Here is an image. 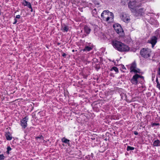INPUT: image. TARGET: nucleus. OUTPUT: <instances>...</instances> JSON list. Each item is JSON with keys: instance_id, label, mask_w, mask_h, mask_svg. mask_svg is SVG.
I'll return each mask as SVG.
<instances>
[{"instance_id": "1", "label": "nucleus", "mask_w": 160, "mask_h": 160, "mask_svg": "<svg viewBox=\"0 0 160 160\" xmlns=\"http://www.w3.org/2000/svg\"><path fill=\"white\" fill-rule=\"evenodd\" d=\"M112 44L115 48L119 52H127L129 50V48L128 45L117 40H112Z\"/></svg>"}, {"instance_id": "2", "label": "nucleus", "mask_w": 160, "mask_h": 160, "mask_svg": "<svg viewBox=\"0 0 160 160\" xmlns=\"http://www.w3.org/2000/svg\"><path fill=\"white\" fill-rule=\"evenodd\" d=\"M101 20L110 22H112L114 18V15L112 12L108 10L104 11L101 14Z\"/></svg>"}, {"instance_id": "3", "label": "nucleus", "mask_w": 160, "mask_h": 160, "mask_svg": "<svg viewBox=\"0 0 160 160\" xmlns=\"http://www.w3.org/2000/svg\"><path fill=\"white\" fill-rule=\"evenodd\" d=\"M142 4V1L139 0H134L132 1H130L128 3V6L130 9L131 12L135 11L138 8L141 7Z\"/></svg>"}, {"instance_id": "4", "label": "nucleus", "mask_w": 160, "mask_h": 160, "mask_svg": "<svg viewBox=\"0 0 160 160\" xmlns=\"http://www.w3.org/2000/svg\"><path fill=\"white\" fill-rule=\"evenodd\" d=\"M152 51L148 48H145L142 49L140 51L141 55L143 58H147L151 56Z\"/></svg>"}, {"instance_id": "5", "label": "nucleus", "mask_w": 160, "mask_h": 160, "mask_svg": "<svg viewBox=\"0 0 160 160\" xmlns=\"http://www.w3.org/2000/svg\"><path fill=\"white\" fill-rule=\"evenodd\" d=\"M139 78H141L142 79H144L143 77L138 75L137 73H135V74L133 76L130 80V81L132 84L137 85L138 83V81Z\"/></svg>"}, {"instance_id": "6", "label": "nucleus", "mask_w": 160, "mask_h": 160, "mask_svg": "<svg viewBox=\"0 0 160 160\" xmlns=\"http://www.w3.org/2000/svg\"><path fill=\"white\" fill-rule=\"evenodd\" d=\"M130 72H133L135 73H140V70L136 68V64L135 62H132L131 65Z\"/></svg>"}, {"instance_id": "7", "label": "nucleus", "mask_w": 160, "mask_h": 160, "mask_svg": "<svg viewBox=\"0 0 160 160\" xmlns=\"http://www.w3.org/2000/svg\"><path fill=\"white\" fill-rule=\"evenodd\" d=\"M120 17L122 20L125 22H128L130 20V18L129 16L124 13H122Z\"/></svg>"}, {"instance_id": "8", "label": "nucleus", "mask_w": 160, "mask_h": 160, "mask_svg": "<svg viewBox=\"0 0 160 160\" xmlns=\"http://www.w3.org/2000/svg\"><path fill=\"white\" fill-rule=\"evenodd\" d=\"M28 120V118L27 116L25 117L23 119L21 120V125L23 128H25L27 126V122Z\"/></svg>"}, {"instance_id": "9", "label": "nucleus", "mask_w": 160, "mask_h": 160, "mask_svg": "<svg viewBox=\"0 0 160 160\" xmlns=\"http://www.w3.org/2000/svg\"><path fill=\"white\" fill-rule=\"evenodd\" d=\"M113 28L116 32L118 34H120L123 32L122 29L119 24L114 25Z\"/></svg>"}, {"instance_id": "10", "label": "nucleus", "mask_w": 160, "mask_h": 160, "mask_svg": "<svg viewBox=\"0 0 160 160\" xmlns=\"http://www.w3.org/2000/svg\"><path fill=\"white\" fill-rule=\"evenodd\" d=\"M157 38L156 37L153 36L148 40V42L151 43L152 48H153L157 42Z\"/></svg>"}, {"instance_id": "11", "label": "nucleus", "mask_w": 160, "mask_h": 160, "mask_svg": "<svg viewBox=\"0 0 160 160\" xmlns=\"http://www.w3.org/2000/svg\"><path fill=\"white\" fill-rule=\"evenodd\" d=\"M143 12V8H141L139 9H138L137 8L136 9H135V11L133 12H132L135 15L137 16H138L141 15Z\"/></svg>"}, {"instance_id": "12", "label": "nucleus", "mask_w": 160, "mask_h": 160, "mask_svg": "<svg viewBox=\"0 0 160 160\" xmlns=\"http://www.w3.org/2000/svg\"><path fill=\"white\" fill-rule=\"evenodd\" d=\"M22 4L24 6H27L28 8L32 9V7L30 3L27 1L25 0H23L22 2Z\"/></svg>"}, {"instance_id": "13", "label": "nucleus", "mask_w": 160, "mask_h": 160, "mask_svg": "<svg viewBox=\"0 0 160 160\" xmlns=\"http://www.w3.org/2000/svg\"><path fill=\"white\" fill-rule=\"evenodd\" d=\"M153 145L155 147L160 146V141L158 139L155 140L153 142Z\"/></svg>"}, {"instance_id": "14", "label": "nucleus", "mask_w": 160, "mask_h": 160, "mask_svg": "<svg viewBox=\"0 0 160 160\" xmlns=\"http://www.w3.org/2000/svg\"><path fill=\"white\" fill-rule=\"evenodd\" d=\"M68 27L66 25H63L62 27V30L64 32H67L68 30Z\"/></svg>"}, {"instance_id": "15", "label": "nucleus", "mask_w": 160, "mask_h": 160, "mask_svg": "<svg viewBox=\"0 0 160 160\" xmlns=\"http://www.w3.org/2000/svg\"><path fill=\"white\" fill-rule=\"evenodd\" d=\"M62 141L64 142L65 143L68 144H70V141L69 140L67 139V138H63L62 139Z\"/></svg>"}, {"instance_id": "16", "label": "nucleus", "mask_w": 160, "mask_h": 160, "mask_svg": "<svg viewBox=\"0 0 160 160\" xmlns=\"http://www.w3.org/2000/svg\"><path fill=\"white\" fill-rule=\"evenodd\" d=\"M6 137L7 139L8 140H10L12 138L9 132H8L6 134Z\"/></svg>"}, {"instance_id": "17", "label": "nucleus", "mask_w": 160, "mask_h": 160, "mask_svg": "<svg viewBox=\"0 0 160 160\" xmlns=\"http://www.w3.org/2000/svg\"><path fill=\"white\" fill-rule=\"evenodd\" d=\"M92 48L90 46H86L83 49L84 51H89L91 50Z\"/></svg>"}, {"instance_id": "18", "label": "nucleus", "mask_w": 160, "mask_h": 160, "mask_svg": "<svg viewBox=\"0 0 160 160\" xmlns=\"http://www.w3.org/2000/svg\"><path fill=\"white\" fill-rule=\"evenodd\" d=\"M92 12L93 16L95 17H97V12L95 8L92 10Z\"/></svg>"}, {"instance_id": "19", "label": "nucleus", "mask_w": 160, "mask_h": 160, "mask_svg": "<svg viewBox=\"0 0 160 160\" xmlns=\"http://www.w3.org/2000/svg\"><path fill=\"white\" fill-rule=\"evenodd\" d=\"M84 30L85 32L88 34H89L90 32L91 29L88 27H84Z\"/></svg>"}, {"instance_id": "20", "label": "nucleus", "mask_w": 160, "mask_h": 160, "mask_svg": "<svg viewBox=\"0 0 160 160\" xmlns=\"http://www.w3.org/2000/svg\"><path fill=\"white\" fill-rule=\"evenodd\" d=\"M157 75L159 77H160V62L158 65Z\"/></svg>"}, {"instance_id": "21", "label": "nucleus", "mask_w": 160, "mask_h": 160, "mask_svg": "<svg viewBox=\"0 0 160 160\" xmlns=\"http://www.w3.org/2000/svg\"><path fill=\"white\" fill-rule=\"evenodd\" d=\"M112 70H114L117 73H118V68L116 67H113L111 69V71H112Z\"/></svg>"}, {"instance_id": "22", "label": "nucleus", "mask_w": 160, "mask_h": 160, "mask_svg": "<svg viewBox=\"0 0 160 160\" xmlns=\"http://www.w3.org/2000/svg\"><path fill=\"white\" fill-rule=\"evenodd\" d=\"M134 148L133 147H131L130 146H128L127 148V150L128 151H129L130 150H134Z\"/></svg>"}, {"instance_id": "23", "label": "nucleus", "mask_w": 160, "mask_h": 160, "mask_svg": "<svg viewBox=\"0 0 160 160\" xmlns=\"http://www.w3.org/2000/svg\"><path fill=\"white\" fill-rule=\"evenodd\" d=\"M12 150L10 146H8L7 148V152L8 154H9V152Z\"/></svg>"}, {"instance_id": "24", "label": "nucleus", "mask_w": 160, "mask_h": 160, "mask_svg": "<svg viewBox=\"0 0 160 160\" xmlns=\"http://www.w3.org/2000/svg\"><path fill=\"white\" fill-rule=\"evenodd\" d=\"M5 158V157L3 154H0V160H3Z\"/></svg>"}, {"instance_id": "25", "label": "nucleus", "mask_w": 160, "mask_h": 160, "mask_svg": "<svg viewBox=\"0 0 160 160\" xmlns=\"http://www.w3.org/2000/svg\"><path fill=\"white\" fill-rule=\"evenodd\" d=\"M159 123H153L152 124V125L153 126H158L159 125Z\"/></svg>"}, {"instance_id": "26", "label": "nucleus", "mask_w": 160, "mask_h": 160, "mask_svg": "<svg viewBox=\"0 0 160 160\" xmlns=\"http://www.w3.org/2000/svg\"><path fill=\"white\" fill-rule=\"evenodd\" d=\"M20 18V16L19 15H16L15 18L19 19Z\"/></svg>"}, {"instance_id": "27", "label": "nucleus", "mask_w": 160, "mask_h": 160, "mask_svg": "<svg viewBox=\"0 0 160 160\" xmlns=\"http://www.w3.org/2000/svg\"><path fill=\"white\" fill-rule=\"evenodd\" d=\"M17 22V20L16 18L14 19V22L13 23V24H16Z\"/></svg>"}, {"instance_id": "28", "label": "nucleus", "mask_w": 160, "mask_h": 160, "mask_svg": "<svg viewBox=\"0 0 160 160\" xmlns=\"http://www.w3.org/2000/svg\"><path fill=\"white\" fill-rule=\"evenodd\" d=\"M36 138L37 139L38 138H40L43 139V137L42 136H41L40 137H38Z\"/></svg>"}, {"instance_id": "29", "label": "nucleus", "mask_w": 160, "mask_h": 160, "mask_svg": "<svg viewBox=\"0 0 160 160\" xmlns=\"http://www.w3.org/2000/svg\"><path fill=\"white\" fill-rule=\"evenodd\" d=\"M157 87L160 90V84L158 83V85H157Z\"/></svg>"}, {"instance_id": "30", "label": "nucleus", "mask_w": 160, "mask_h": 160, "mask_svg": "<svg viewBox=\"0 0 160 160\" xmlns=\"http://www.w3.org/2000/svg\"><path fill=\"white\" fill-rule=\"evenodd\" d=\"M134 134L135 135H138V132L136 131H134L133 132Z\"/></svg>"}, {"instance_id": "31", "label": "nucleus", "mask_w": 160, "mask_h": 160, "mask_svg": "<svg viewBox=\"0 0 160 160\" xmlns=\"http://www.w3.org/2000/svg\"><path fill=\"white\" fill-rule=\"evenodd\" d=\"M63 57H65L66 56V54L65 53H63L62 55Z\"/></svg>"}, {"instance_id": "32", "label": "nucleus", "mask_w": 160, "mask_h": 160, "mask_svg": "<svg viewBox=\"0 0 160 160\" xmlns=\"http://www.w3.org/2000/svg\"><path fill=\"white\" fill-rule=\"evenodd\" d=\"M156 82L157 83V85H158V83L159 84L158 80V79L157 78H156Z\"/></svg>"}, {"instance_id": "33", "label": "nucleus", "mask_w": 160, "mask_h": 160, "mask_svg": "<svg viewBox=\"0 0 160 160\" xmlns=\"http://www.w3.org/2000/svg\"><path fill=\"white\" fill-rule=\"evenodd\" d=\"M122 68L123 69H126V68L124 67V66H123L122 67Z\"/></svg>"}, {"instance_id": "34", "label": "nucleus", "mask_w": 160, "mask_h": 160, "mask_svg": "<svg viewBox=\"0 0 160 160\" xmlns=\"http://www.w3.org/2000/svg\"><path fill=\"white\" fill-rule=\"evenodd\" d=\"M103 38L104 39H105V37H104V36H103Z\"/></svg>"}, {"instance_id": "35", "label": "nucleus", "mask_w": 160, "mask_h": 160, "mask_svg": "<svg viewBox=\"0 0 160 160\" xmlns=\"http://www.w3.org/2000/svg\"><path fill=\"white\" fill-rule=\"evenodd\" d=\"M74 50H72V52H74Z\"/></svg>"}, {"instance_id": "36", "label": "nucleus", "mask_w": 160, "mask_h": 160, "mask_svg": "<svg viewBox=\"0 0 160 160\" xmlns=\"http://www.w3.org/2000/svg\"><path fill=\"white\" fill-rule=\"evenodd\" d=\"M31 9H32L31 11H32V8Z\"/></svg>"}]
</instances>
